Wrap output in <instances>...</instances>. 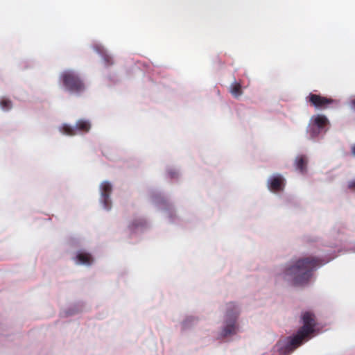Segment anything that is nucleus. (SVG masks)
<instances>
[{
  "instance_id": "1",
  "label": "nucleus",
  "mask_w": 355,
  "mask_h": 355,
  "mask_svg": "<svg viewBox=\"0 0 355 355\" xmlns=\"http://www.w3.org/2000/svg\"><path fill=\"white\" fill-rule=\"evenodd\" d=\"M324 263L322 259L317 257L300 259L294 265L286 270L285 275L294 286H303L309 282L313 271Z\"/></svg>"
},
{
  "instance_id": "2",
  "label": "nucleus",
  "mask_w": 355,
  "mask_h": 355,
  "mask_svg": "<svg viewBox=\"0 0 355 355\" xmlns=\"http://www.w3.org/2000/svg\"><path fill=\"white\" fill-rule=\"evenodd\" d=\"M63 85L70 93L77 95L85 90V85L80 76L72 70H67L61 74Z\"/></svg>"
},
{
  "instance_id": "3",
  "label": "nucleus",
  "mask_w": 355,
  "mask_h": 355,
  "mask_svg": "<svg viewBox=\"0 0 355 355\" xmlns=\"http://www.w3.org/2000/svg\"><path fill=\"white\" fill-rule=\"evenodd\" d=\"M227 320L226 326L223 329V336H227L236 333L238 327L236 324V320L239 311L236 306L234 303H229L227 304Z\"/></svg>"
},
{
  "instance_id": "4",
  "label": "nucleus",
  "mask_w": 355,
  "mask_h": 355,
  "mask_svg": "<svg viewBox=\"0 0 355 355\" xmlns=\"http://www.w3.org/2000/svg\"><path fill=\"white\" fill-rule=\"evenodd\" d=\"M91 128L90 122L87 120L80 119L78 120L74 127L67 124H64L60 131L68 136H74L78 132L86 133L89 131Z\"/></svg>"
},
{
  "instance_id": "5",
  "label": "nucleus",
  "mask_w": 355,
  "mask_h": 355,
  "mask_svg": "<svg viewBox=\"0 0 355 355\" xmlns=\"http://www.w3.org/2000/svg\"><path fill=\"white\" fill-rule=\"evenodd\" d=\"M328 124L329 120L324 115L318 114L313 116L308 130L310 137H316Z\"/></svg>"
},
{
  "instance_id": "6",
  "label": "nucleus",
  "mask_w": 355,
  "mask_h": 355,
  "mask_svg": "<svg viewBox=\"0 0 355 355\" xmlns=\"http://www.w3.org/2000/svg\"><path fill=\"white\" fill-rule=\"evenodd\" d=\"M308 101L316 108L326 109L331 105H336L337 101L331 98L311 93L308 97Z\"/></svg>"
},
{
  "instance_id": "7",
  "label": "nucleus",
  "mask_w": 355,
  "mask_h": 355,
  "mask_svg": "<svg viewBox=\"0 0 355 355\" xmlns=\"http://www.w3.org/2000/svg\"><path fill=\"white\" fill-rule=\"evenodd\" d=\"M302 319L303 326L299 330L301 333L309 336L314 331V328L316 325L315 315L310 311H306L302 314Z\"/></svg>"
},
{
  "instance_id": "8",
  "label": "nucleus",
  "mask_w": 355,
  "mask_h": 355,
  "mask_svg": "<svg viewBox=\"0 0 355 355\" xmlns=\"http://www.w3.org/2000/svg\"><path fill=\"white\" fill-rule=\"evenodd\" d=\"M304 334L301 333L300 330L297 331L296 335L293 337L287 338L288 342L286 344L284 349L281 348L280 350L282 353H290L302 345L303 340L307 338Z\"/></svg>"
},
{
  "instance_id": "9",
  "label": "nucleus",
  "mask_w": 355,
  "mask_h": 355,
  "mask_svg": "<svg viewBox=\"0 0 355 355\" xmlns=\"http://www.w3.org/2000/svg\"><path fill=\"white\" fill-rule=\"evenodd\" d=\"M112 187L109 182L105 181L102 182L101 185V200L104 205V207L107 209H109L110 208V196L112 192Z\"/></svg>"
},
{
  "instance_id": "10",
  "label": "nucleus",
  "mask_w": 355,
  "mask_h": 355,
  "mask_svg": "<svg viewBox=\"0 0 355 355\" xmlns=\"http://www.w3.org/2000/svg\"><path fill=\"white\" fill-rule=\"evenodd\" d=\"M284 178L280 175L270 178L268 180V188L272 191L283 190L284 187Z\"/></svg>"
},
{
  "instance_id": "11",
  "label": "nucleus",
  "mask_w": 355,
  "mask_h": 355,
  "mask_svg": "<svg viewBox=\"0 0 355 355\" xmlns=\"http://www.w3.org/2000/svg\"><path fill=\"white\" fill-rule=\"evenodd\" d=\"M295 166L302 173L306 172L307 158L305 155H300L295 159Z\"/></svg>"
},
{
  "instance_id": "12",
  "label": "nucleus",
  "mask_w": 355,
  "mask_h": 355,
  "mask_svg": "<svg viewBox=\"0 0 355 355\" xmlns=\"http://www.w3.org/2000/svg\"><path fill=\"white\" fill-rule=\"evenodd\" d=\"M76 260L78 263L86 265H90L93 261L91 254L83 252L77 254Z\"/></svg>"
},
{
  "instance_id": "13",
  "label": "nucleus",
  "mask_w": 355,
  "mask_h": 355,
  "mask_svg": "<svg viewBox=\"0 0 355 355\" xmlns=\"http://www.w3.org/2000/svg\"><path fill=\"white\" fill-rule=\"evenodd\" d=\"M231 94L235 97L238 98L242 94V89L240 83H234L230 87Z\"/></svg>"
},
{
  "instance_id": "14",
  "label": "nucleus",
  "mask_w": 355,
  "mask_h": 355,
  "mask_svg": "<svg viewBox=\"0 0 355 355\" xmlns=\"http://www.w3.org/2000/svg\"><path fill=\"white\" fill-rule=\"evenodd\" d=\"M12 102L7 98H3L0 100V107L4 111H8L12 108Z\"/></svg>"
},
{
  "instance_id": "15",
  "label": "nucleus",
  "mask_w": 355,
  "mask_h": 355,
  "mask_svg": "<svg viewBox=\"0 0 355 355\" xmlns=\"http://www.w3.org/2000/svg\"><path fill=\"white\" fill-rule=\"evenodd\" d=\"M103 60L105 62V65H107V66H110L113 64L112 58L109 55H107V54L103 55Z\"/></svg>"
},
{
  "instance_id": "16",
  "label": "nucleus",
  "mask_w": 355,
  "mask_h": 355,
  "mask_svg": "<svg viewBox=\"0 0 355 355\" xmlns=\"http://www.w3.org/2000/svg\"><path fill=\"white\" fill-rule=\"evenodd\" d=\"M348 188L352 190H355V180L348 182Z\"/></svg>"
},
{
  "instance_id": "17",
  "label": "nucleus",
  "mask_w": 355,
  "mask_h": 355,
  "mask_svg": "<svg viewBox=\"0 0 355 355\" xmlns=\"http://www.w3.org/2000/svg\"><path fill=\"white\" fill-rule=\"evenodd\" d=\"M352 151L354 155H355V144L352 148Z\"/></svg>"
},
{
  "instance_id": "18",
  "label": "nucleus",
  "mask_w": 355,
  "mask_h": 355,
  "mask_svg": "<svg viewBox=\"0 0 355 355\" xmlns=\"http://www.w3.org/2000/svg\"><path fill=\"white\" fill-rule=\"evenodd\" d=\"M352 108H354L355 110V100H353L352 101Z\"/></svg>"
}]
</instances>
